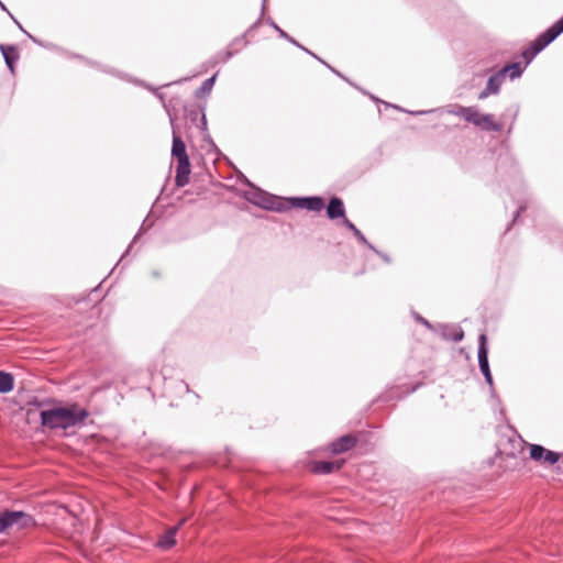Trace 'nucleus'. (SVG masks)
<instances>
[{"label":"nucleus","mask_w":563,"mask_h":563,"mask_svg":"<svg viewBox=\"0 0 563 563\" xmlns=\"http://www.w3.org/2000/svg\"><path fill=\"white\" fill-rule=\"evenodd\" d=\"M181 386L185 388V390H186V391H189V387H188V385H187V384L181 383Z\"/></svg>","instance_id":"41"},{"label":"nucleus","mask_w":563,"mask_h":563,"mask_svg":"<svg viewBox=\"0 0 563 563\" xmlns=\"http://www.w3.org/2000/svg\"><path fill=\"white\" fill-rule=\"evenodd\" d=\"M530 457L542 465L551 466L559 462L560 454L540 444H530Z\"/></svg>","instance_id":"7"},{"label":"nucleus","mask_w":563,"mask_h":563,"mask_svg":"<svg viewBox=\"0 0 563 563\" xmlns=\"http://www.w3.org/2000/svg\"><path fill=\"white\" fill-rule=\"evenodd\" d=\"M504 81H505V78L500 74V71L499 70L496 71L494 75H492L488 78L485 88L478 95V99L484 100V99L488 98L489 96L498 95Z\"/></svg>","instance_id":"8"},{"label":"nucleus","mask_w":563,"mask_h":563,"mask_svg":"<svg viewBox=\"0 0 563 563\" xmlns=\"http://www.w3.org/2000/svg\"><path fill=\"white\" fill-rule=\"evenodd\" d=\"M478 352H477V358H478V365L482 374L485 377L486 383L493 387V376L489 368L488 363V347H487V336L486 334L482 333L478 338Z\"/></svg>","instance_id":"5"},{"label":"nucleus","mask_w":563,"mask_h":563,"mask_svg":"<svg viewBox=\"0 0 563 563\" xmlns=\"http://www.w3.org/2000/svg\"><path fill=\"white\" fill-rule=\"evenodd\" d=\"M340 467L341 463L339 462L321 461L313 464L312 471L318 474H330L333 471L339 470Z\"/></svg>","instance_id":"15"},{"label":"nucleus","mask_w":563,"mask_h":563,"mask_svg":"<svg viewBox=\"0 0 563 563\" xmlns=\"http://www.w3.org/2000/svg\"><path fill=\"white\" fill-rule=\"evenodd\" d=\"M244 198L249 202L265 210L277 212H284L288 210L285 200H282L280 198L256 187H251L249 190H246L244 192Z\"/></svg>","instance_id":"3"},{"label":"nucleus","mask_w":563,"mask_h":563,"mask_svg":"<svg viewBox=\"0 0 563 563\" xmlns=\"http://www.w3.org/2000/svg\"><path fill=\"white\" fill-rule=\"evenodd\" d=\"M559 35L560 33L553 27V25L540 34L544 43L548 45L552 43Z\"/></svg>","instance_id":"20"},{"label":"nucleus","mask_w":563,"mask_h":563,"mask_svg":"<svg viewBox=\"0 0 563 563\" xmlns=\"http://www.w3.org/2000/svg\"><path fill=\"white\" fill-rule=\"evenodd\" d=\"M232 55H233V54H232L230 51H227V52L223 54V58H222V60H223V62L229 60V59L232 57Z\"/></svg>","instance_id":"39"},{"label":"nucleus","mask_w":563,"mask_h":563,"mask_svg":"<svg viewBox=\"0 0 563 563\" xmlns=\"http://www.w3.org/2000/svg\"><path fill=\"white\" fill-rule=\"evenodd\" d=\"M0 7L2 10L8 11L7 7L0 1Z\"/></svg>","instance_id":"42"},{"label":"nucleus","mask_w":563,"mask_h":563,"mask_svg":"<svg viewBox=\"0 0 563 563\" xmlns=\"http://www.w3.org/2000/svg\"><path fill=\"white\" fill-rule=\"evenodd\" d=\"M464 338V332L462 329H457L455 333L450 338L454 342H460Z\"/></svg>","instance_id":"30"},{"label":"nucleus","mask_w":563,"mask_h":563,"mask_svg":"<svg viewBox=\"0 0 563 563\" xmlns=\"http://www.w3.org/2000/svg\"><path fill=\"white\" fill-rule=\"evenodd\" d=\"M526 209H527V203L525 201H520L518 209L516 211L515 218H514V222L518 219L520 213L523 212Z\"/></svg>","instance_id":"31"},{"label":"nucleus","mask_w":563,"mask_h":563,"mask_svg":"<svg viewBox=\"0 0 563 563\" xmlns=\"http://www.w3.org/2000/svg\"><path fill=\"white\" fill-rule=\"evenodd\" d=\"M440 110L441 109H432V110L407 111V112L412 114V115H421V114H427V113H431V112H435V111H440Z\"/></svg>","instance_id":"32"},{"label":"nucleus","mask_w":563,"mask_h":563,"mask_svg":"<svg viewBox=\"0 0 563 563\" xmlns=\"http://www.w3.org/2000/svg\"><path fill=\"white\" fill-rule=\"evenodd\" d=\"M327 214L331 220L345 218V208L342 199L332 197L327 207Z\"/></svg>","instance_id":"9"},{"label":"nucleus","mask_w":563,"mask_h":563,"mask_svg":"<svg viewBox=\"0 0 563 563\" xmlns=\"http://www.w3.org/2000/svg\"><path fill=\"white\" fill-rule=\"evenodd\" d=\"M462 118L468 122L474 124L475 126H478L481 122V117H483L484 113H481L479 110L476 107H467L465 110H462Z\"/></svg>","instance_id":"16"},{"label":"nucleus","mask_w":563,"mask_h":563,"mask_svg":"<svg viewBox=\"0 0 563 563\" xmlns=\"http://www.w3.org/2000/svg\"><path fill=\"white\" fill-rule=\"evenodd\" d=\"M367 247L371 249L375 254H377L385 263L389 264L391 262L389 255L378 251L373 244L369 243Z\"/></svg>","instance_id":"27"},{"label":"nucleus","mask_w":563,"mask_h":563,"mask_svg":"<svg viewBox=\"0 0 563 563\" xmlns=\"http://www.w3.org/2000/svg\"><path fill=\"white\" fill-rule=\"evenodd\" d=\"M553 27L561 34L563 33V16L559 19L554 24Z\"/></svg>","instance_id":"34"},{"label":"nucleus","mask_w":563,"mask_h":563,"mask_svg":"<svg viewBox=\"0 0 563 563\" xmlns=\"http://www.w3.org/2000/svg\"><path fill=\"white\" fill-rule=\"evenodd\" d=\"M286 206L307 209L310 211H321L324 208V201L321 197H292L285 200Z\"/></svg>","instance_id":"6"},{"label":"nucleus","mask_w":563,"mask_h":563,"mask_svg":"<svg viewBox=\"0 0 563 563\" xmlns=\"http://www.w3.org/2000/svg\"><path fill=\"white\" fill-rule=\"evenodd\" d=\"M548 44L544 43L542 37L539 35L529 46L531 52L536 55H538L541 51H543Z\"/></svg>","instance_id":"22"},{"label":"nucleus","mask_w":563,"mask_h":563,"mask_svg":"<svg viewBox=\"0 0 563 563\" xmlns=\"http://www.w3.org/2000/svg\"><path fill=\"white\" fill-rule=\"evenodd\" d=\"M88 411L77 404L42 410L41 423L49 429H68L80 426L88 418Z\"/></svg>","instance_id":"1"},{"label":"nucleus","mask_w":563,"mask_h":563,"mask_svg":"<svg viewBox=\"0 0 563 563\" xmlns=\"http://www.w3.org/2000/svg\"><path fill=\"white\" fill-rule=\"evenodd\" d=\"M356 440L352 435H343L331 444V451L334 454L343 453L352 449Z\"/></svg>","instance_id":"11"},{"label":"nucleus","mask_w":563,"mask_h":563,"mask_svg":"<svg viewBox=\"0 0 563 563\" xmlns=\"http://www.w3.org/2000/svg\"><path fill=\"white\" fill-rule=\"evenodd\" d=\"M416 319H417V321H418V322H420L421 324H423L424 327H427L429 330H432V329H433V327L431 325V323H430L427 319H424L423 317H421V316H416Z\"/></svg>","instance_id":"33"},{"label":"nucleus","mask_w":563,"mask_h":563,"mask_svg":"<svg viewBox=\"0 0 563 563\" xmlns=\"http://www.w3.org/2000/svg\"><path fill=\"white\" fill-rule=\"evenodd\" d=\"M288 42L292 43L294 45H296L297 47H300L301 49H303L305 52L307 53H310V51H308L307 48H305L303 46H301L296 40H294L291 36H289V38H286Z\"/></svg>","instance_id":"37"},{"label":"nucleus","mask_w":563,"mask_h":563,"mask_svg":"<svg viewBox=\"0 0 563 563\" xmlns=\"http://www.w3.org/2000/svg\"><path fill=\"white\" fill-rule=\"evenodd\" d=\"M553 27L561 34L563 33V16L559 19L554 24Z\"/></svg>","instance_id":"35"},{"label":"nucleus","mask_w":563,"mask_h":563,"mask_svg":"<svg viewBox=\"0 0 563 563\" xmlns=\"http://www.w3.org/2000/svg\"><path fill=\"white\" fill-rule=\"evenodd\" d=\"M384 103H385V106H386V107H394V108H396V109H398V110H401L399 107L391 106V104H389L388 102H384Z\"/></svg>","instance_id":"40"},{"label":"nucleus","mask_w":563,"mask_h":563,"mask_svg":"<svg viewBox=\"0 0 563 563\" xmlns=\"http://www.w3.org/2000/svg\"><path fill=\"white\" fill-rule=\"evenodd\" d=\"M288 42L292 43L294 45H296L297 47H300L301 49H303L305 52L307 53H310V51H308L307 48H305L303 46H301L296 40H294L291 36H289V38H286Z\"/></svg>","instance_id":"38"},{"label":"nucleus","mask_w":563,"mask_h":563,"mask_svg":"<svg viewBox=\"0 0 563 563\" xmlns=\"http://www.w3.org/2000/svg\"><path fill=\"white\" fill-rule=\"evenodd\" d=\"M33 526H35V520L30 514L20 510H4L0 512V533L11 527L25 529Z\"/></svg>","instance_id":"4"},{"label":"nucleus","mask_w":563,"mask_h":563,"mask_svg":"<svg viewBox=\"0 0 563 563\" xmlns=\"http://www.w3.org/2000/svg\"><path fill=\"white\" fill-rule=\"evenodd\" d=\"M537 55L533 54L530 49V47L526 48L523 52H522V57L525 59V66L527 67L531 62L532 59L536 57Z\"/></svg>","instance_id":"26"},{"label":"nucleus","mask_w":563,"mask_h":563,"mask_svg":"<svg viewBox=\"0 0 563 563\" xmlns=\"http://www.w3.org/2000/svg\"><path fill=\"white\" fill-rule=\"evenodd\" d=\"M467 107H463V106H452V107H449L445 109V112L449 113V114H453V115H456V117H461L462 118V110H465Z\"/></svg>","instance_id":"25"},{"label":"nucleus","mask_w":563,"mask_h":563,"mask_svg":"<svg viewBox=\"0 0 563 563\" xmlns=\"http://www.w3.org/2000/svg\"><path fill=\"white\" fill-rule=\"evenodd\" d=\"M548 44L544 43L542 37L539 35L529 46L531 52L536 55H538L541 51H543Z\"/></svg>","instance_id":"23"},{"label":"nucleus","mask_w":563,"mask_h":563,"mask_svg":"<svg viewBox=\"0 0 563 563\" xmlns=\"http://www.w3.org/2000/svg\"><path fill=\"white\" fill-rule=\"evenodd\" d=\"M310 55L314 56L317 58V60H320V57H317L314 54H312L311 52L309 53Z\"/></svg>","instance_id":"44"},{"label":"nucleus","mask_w":563,"mask_h":563,"mask_svg":"<svg viewBox=\"0 0 563 563\" xmlns=\"http://www.w3.org/2000/svg\"><path fill=\"white\" fill-rule=\"evenodd\" d=\"M559 35L560 33L553 27V25L540 34L544 43L548 45L552 43Z\"/></svg>","instance_id":"21"},{"label":"nucleus","mask_w":563,"mask_h":563,"mask_svg":"<svg viewBox=\"0 0 563 563\" xmlns=\"http://www.w3.org/2000/svg\"><path fill=\"white\" fill-rule=\"evenodd\" d=\"M214 82H216V75L206 79L201 87L197 90L196 92V97L200 98L202 97L203 95H208L210 93V91L212 90L213 86H214Z\"/></svg>","instance_id":"19"},{"label":"nucleus","mask_w":563,"mask_h":563,"mask_svg":"<svg viewBox=\"0 0 563 563\" xmlns=\"http://www.w3.org/2000/svg\"><path fill=\"white\" fill-rule=\"evenodd\" d=\"M169 120L173 129L172 156L177 159L175 183L177 187H184L189 183L190 162L186 152V145L181 137L177 135L174 125V118L170 114Z\"/></svg>","instance_id":"2"},{"label":"nucleus","mask_w":563,"mask_h":563,"mask_svg":"<svg viewBox=\"0 0 563 563\" xmlns=\"http://www.w3.org/2000/svg\"><path fill=\"white\" fill-rule=\"evenodd\" d=\"M0 51L3 55V58L5 60L8 68L10 69L11 73H13L14 71L13 64L19 57L18 53H16V48L11 45L0 44Z\"/></svg>","instance_id":"13"},{"label":"nucleus","mask_w":563,"mask_h":563,"mask_svg":"<svg viewBox=\"0 0 563 563\" xmlns=\"http://www.w3.org/2000/svg\"><path fill=\"white\" fill-rule=\"evenodd\" d=\"M13 389V376L5 372H0V393L7 394Z\"/></svg>","instance_id":"17"},{"label":"nucleus","mask_w":563,"mask_h":563,"mask_svg":"<svg viewBox=\"0 0 563 563\" xmlns=\"http://www.w3.org/2000/svg\"><path fill=\"white\" fill-rule=\"evenodd\" d=\"M343 224L353 232L354 236L364 245L368 246L369 242L364 234L347 219L344 218Z\"/></svg>","instance_id":"18"},{"label":"nucleus","mask_w":563,"mask_h":563,"mask_svg":"<svg viewBox=\"0 0 563 563\" xmlns=\"http://www.w3.org/2000/svg\"><path fill=\"white\" fill-rule=\"evenodd\" d=\"M186 522V519H181L179 523L170 529H168L158 540L157 545L162 549H170L175 543V536L178 529Z\"/></svg>","instance_id":"10"},{"label":"nucleus","mask_w":563,"mask_h":563,"mask_svg":"<svg viewBox=\"0 0 563 563\" xmlns=\"http://www.w3.org/2000/svg\"><path fill=\"white\" fill-rule=\"evenodd\" d=\"M201 121H202V124L206 125L207 122H206V115L205 114H202Z\"/></svg>","instance_id":"43"},{"label":"nucleus","mask_w":563,"mask_h":563,"mask_svg":"<svg viewBox=\"0 0 563 563\" xmlns=\"http://www.w3.org/2000/svg\"><path fill=\"white\" fill-rule=\"evenodd\" d=\"M553 27L561 34L563 33V16L559 19L554 24Z\"/></svg>","instance_id":"36"},{"label":"nucleus","mask_w":563,"mask_h":563,"mask_svg":"<svg viewBox=\"0 0 563 563\" xmlns=\"http://www.w3.org/2000/svg\"><path fill=\"white\" fill-rule=\"evenodd\" d=\"M548 44L544 43L542 37L539 35L529 46L531 52L536 55H538L541 51H543Z\"/></svg>","instance_id":"24"},{"label":"nucleus","mask_w":563,"mask_h":563,"mask_svg":"<svg viewBox=\"0 0 563 563\" xmlns=\"http://www.w3.org/2000/svg\"><path fill=\"white\" fill-rule=\"evenodd\" d=\"M477 128L484 131L499 132L501 131L503 125L500 123L495 122L493 114L484 113L483 117H481V122Z\"/></svg>","instance_id":"14"},{"label":"nucleus","mask_w":563,"mask_h":563,"mask_svg":"<svg viewBox=\"0 0 563 563\" xmlns=\"http://www.w3.org/2000/svg\"><path fill=\"white\" fill-rule=\"evenodd\" d=\"M267 23L278 32L280 37L289 38V35L284 30H282L272 19H269Z\"/></svg>","instance_id":"28"},{"label":"nucleus","mask_w":563,"mask_h":563,"mask_svg":"<svg viewBox=\"0 0 563 563\" xmlns=\"http://www.w3.org/2000/svg\"><path fill=\"white\" fill-rule=\"evenodd\" d=\"M525 68L526 66L522 65L521 63H511L500 68L499 71L505 79L506 76H508L510 80H515L521 77Z\"/></svg>","instance_id":"12"},{"label":"nucleus","mask_w":563,"mask_h":563,"mask_svg":"<svg viewBox=\"0 0 563 563\" xmlns=\"http://www.w3.org/2000/svg\"><path fill=\"white\" fill-rule=\"evenodd\" d=\"M9 14H10V16L13 19V21L15 22V24L19 26V29H20L23 33H25V34H26V35H27V36H29V37H30L34 43L41 44L38 40H36L34 36H32L30 33H27V32L22 27V25H21V24H20V23L14 19V16H13L11 13H9Z\"/></svg>","instance_id":"29"}]
</instances>
